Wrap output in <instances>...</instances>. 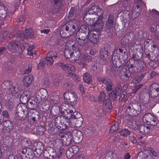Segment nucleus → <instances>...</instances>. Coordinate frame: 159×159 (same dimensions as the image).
I'll return each instance as SVG.
<instances>
[{
    "label": "nucleus",
    "mask_w": 159,
    "mask_h": 159,
    "mask_svg": "<svg viewBox=\"0 0 159 159\" xmlns=\"http://www.w3.org/2000/svg\"><path fill=\"white\" fill-rule=\"evenodd\" d=\"M140 103L137 102L130 103L126 109L127 114L131 116H135L139 114L141 111Z\"/></svg>",
    "instance_id": "1"
},
{
    "label": "nucleus",
    "mask_w": 159,
    "mask_h": 159,
    "mask_svg": "<svg viewBox=\"0 0 159 159\" xmlns=\"http://www.w3.org/2000/svg\"><path fill=\"white\" fill-rule=\"evenodd\" d=\"M65 57L68 60L75 61L78 60L80 56V52L79 48H74L72 50H66L64 52Z\"/></svg>",
    "instance_id": "2"
},
{
    "label": "nucleus",
    "mask_w": 159,
    "mask_h": 159,
    "mask_svg": "<svg viewBox=\"0 0 159 159\" xmlns=\"http://www.w3.org/2000/svg\"><path fill=\"white\" fill-rule=\"evenodd\" d=\"M143 120L147 125L153 126H159V122L157 118L150 113L145 114L143 116Z\"/></svg>",
    "instance_id": "3"
},
{
    "label": "nucleus",
    "mask_w": 159,
    "mask_h": 159,
    "mask_svg": "<svg viewBox=\"0 0 159 159\" xmlns=\"http://www.w3.org/2000/svg\"><path fill=\"white\" fill-rule=\"evenodd\" d=\"M52 3L50 10L52 14H54L59 11L63 5V0H50Z\"/></svg>",
    "instance_id": "4"
},
{
    "label": "nucleus",
    "mask_w": 159,
    "mask_h": 159,
    "mask_svg": "<svg viewBox=\"0 0 159 159\" xmlns=\"http://www.w3.org/2000/svg\"><path fill=\"white\" fill-rule=\"evenodd\" d=\"M114 26V16L110 15L106 21L104 27L105 31L108 33H111L113 31Z\"/></svg>",
    "instance_id": "5"
},
{
    "label": "nucleus",
    "mask_w": 159,
    "mask_h": 159,
    "mask_svg": "<svg viewBox=\"0 0 159 159\" xmlns=\"http://www.w3.org/2000/svg\"><path fill=\"white\" fill-rule=\"evenodd\" d=\"M149 96L152 98H155L159 95V85L153 83L149 87Z\"/></svg>",
    "instance_id": "6"
},
{
    "label": "nucleus",
    "mask_w": 159,
    "mask_h": 159,
    "mask_svg": "<svg viewBox=\"0 0 159 159\" xmlns=\"http://www.w3.org/2000/svg\"><path fill=\"white\" fill-rule=\"evenodd\" d=\"M34 37V34L31 29H26L22 33L21 32L19 37V40H23L24 39H30Z\"/></svg>",
    "instance_id": "7"
},
{
    "label": "nucleus",
    "mask_w": 159,
    "mask_h": 159,
    "mask_svg": "<svg viewBox=\"0 0 159 159\" xmlns=\"http://www.w3.org/2000/svg\"><path fill=\"white\" fill-rule=\"evenodd\" d=\"M9 44L8 48L9 51L14 53H19L22 52V48L18 42H11Z\"/></svg>",
    "instance_id": "8"
},
{
    "label": "nucleus",
    "mask_w": 159,
    "mask_h": 159,
    "mask_svg": "<svg viewBox=\"0 0 159 159\" xmlns=\"http://www.w3.org/2000/svg\"><path fill=\"white\" fill-rule=\"evenodd\" d=\"M62 120V123L64 124L66 127H68L69 126H72L73 125V124L72 121L70 120V119L66 118L65 116H62L61 117H59V119L58 118H56L55 120V124L56 125L58 126H60L59 125H58V124L59 122ZM62 122H61L62 123Z\"/></svg>",
    "instance_id": "9"
},
{
    "label": "nucleus",
    "mask_w": 159,
    "mask_h": 159,
    "mask_svg": "<svg viewBox=\"0 0 159 159\" xmlns=\"http://www.w3.org/2000/svg\"><path fill=\"white\" fill-rule=\"evenodd\" d=\"M103 17H95L94 22L93 25L94 29L98 31L101 30L104 26V23L102 21Z\"/></svg>",
    "instance_id": "10"
},
{
    "label": "nucleus",
    "mask_w": 159,
    "mask_h": 159,
    "mask_svg": "<svg viewBox=\"0 0 159 159\" xmlns=\"http://www.w3.org/2000/svg\"><path fill=\"white\" fill-rule=\"evenodd\" d=\"M73 137V139H75L76 142H80L82 140L83 138V134L82 132L78 130L74 129L72 132H70Z\"/></svg>",
    "instance_id": "11"
},
{
    "label": "nucleus",
    "mask_w": 159,
    "mask_h": 159,
    "mask_svg": "<svg viewBox=\"0 0 159 159\" xmlns=\"http://www.w3.org/2000/svg\"><path fill=\"white\" fill-rule=\"evenodd\" d=\"M57 54L55 52L50 51L47 54V57L45 58L47 61V65H51L53 64L54 60L56 58Z\"/></svg>",
    "instance_id": "12"
},
{
    "label": "nucleus",
    "mask_w": 159,
    "mask_h": 159,
    "mask_svg": "<svg viewBox=\"0 0 159 159\" xmlns=\"http://www.w3.org/2000/svg\"><path fill=\"white\" fill-rule=\"evenodd\" d=\"M63 96L64 98H65V96H67L66 98L68 99L69 102L71 103H74L77 100V95L75 92L64 93Z\"/></svg>",
    "instance_id": "13"
},
{
    "label": "nucleus",
    "mask_w": 159,
    "mask_h": 159,
    "mask_svg": "<svg viewBox=\"0 0 159 159\" xmlns=\"http://www.w3.org/2000/svg\"><path fill=\"white\" fill-rule=\"evenodd\" d=\"M100 81L106 85V89L107 91H110L112 89L114 84L110 80L103 78L100 80Z\"/></svg>",
    "instance_id": "14"
},
{
    "label": "nucleus",
    "mask_w": 159,
    "mask_h": 159,
    "mask_svg": "<svg viewBox=\"0 0 159 159\" xmlns=\"http://www.w3.org/2000/svg\"><path fill=\"white\" fill-rule=\"evenodd\" d=\"M27 91H25L21 95L20 100L23 104H25L28 103L29 100L30 95L29 94H27Z\"/></svg>",
    "instance_id": "15"
},
{
    "label": "nucleus",
    "mask_w": 159,
    "mask_h": 159,
    "mask_svg": "<svg viewBox=\"0 0 159 159\" xmlns=\"http://www.w3.org/2000/svg\"><path fill=\"white\" fill-rule=\"evenodd\" d=\"M150 127L144 125H141L139 126V130L142 134H148L150 133Z\"/></svg>",
    "instance_id": "16"
},
{
    "label": "nucleus",
    "mask_w": 159,
    "mask_h": 159,
    "mask_svg": "<svg viewBox=\"0 0 159 159\" xmlns=\"http://www.w3.org/2000/svg\"><path fill=\"white\" fill-rule=\"evenodd\" d=\"M88 33V39H89L90 41L93 43H96L98 42L99 38V35L98 34H96L94 33Z\"/></svg>",
    "instance_id": "17"
},
{
    "label": "nucleus",
    "mask_w": 159,
    "mask_h": 159,
    "mask_svg": "<svg viewBox=\"0 0 159 159\" xmlns=\"http://www.w3.org/2000/svg\"><path fill=\"white\" fill-rule=\"evenodd\" d=\"M73 141H75V140H73V137L71 135V133H70L67 138L62 140V144L63 145L66 146L70 145Z\"/></svg>",
    "instance_id": "18"
},
{
    "label": "nucleus",
    "mask_w": 159,
    "mask_h": 159,
    "mask_svg": "<svg viewBox=\"0 0 159 159\" xmlns=\"http://www.w3.org/2000/svg\"><path fill=\"white\" fill-rule=\"evenodd\" d=\"M120 74L121 76H124V78L126 80H129V78L131 76V73L129 70H128L125 67H122L120 70Z\"/></svg>",
    "instance_id": "19"
},
{
    "label": "nucleus",
    "mask_w": 159,
    "mask_h": 159,
    "mask_svg": "<svg viewBox=\"0 0 159 159\" xmlns=\"http://www.w3.org/2000/svg\"><path fill=\"white\" fill-rule=\"evenodd\" d=\"M89 15L88 14H87L84 15L83 18L84 20L88 25L93 26L94 22L95 17L93 18H92L91 19L90 17H89Z\"/></svg>",
    "instance_id": "20"
},
{
    "label": "nucleus",
    "mask_w": 159,
    "mask_h": 159,
    "mask_svg": "<svg viewBox=\"0 0 159 159\" xmlns=\"http://www.w3.org/2000/svg\"><path fill=\"white\" fill-rule=\"evenodd\" d=\"M127 125L132 129H135L136 126L137 125L136 121L132 117L129 118L128 120Z\"/></svg>",
    "instance_id": "21"
},
{
    "label": "nucleus",
    "mask_w": 159,
    "mask_h": 159,
    "mask_svg": "<svg viewBox=\"0 0 159 159\" xmlns=\"http://www.w3.org/2000/svg\"><path fill=\"white\" fill-rule=\"evenodd\" d=\"M69 113L70 114L71 118L73 119H77L82 117V115L80 113L77 111L74 112L73 110H70Z\"/></svg>",
    "instance_id": "22"
},
{
    "label": "nucleus",
    "mask_w": 159,
    "mask_h": 159,
    "mask_svg": "<svg viewBox=\"0 0 159 159\" xmlns=\"http://www.w3.org/2000/svg\"><path fill=\"white\" fill-rule=\"evenodd\" d=\"M7 8L4 6H2V7L0 10V19L3 20L5 19L7 15Z\"/></svg>",
    "instance_id": "23"
},
{
    "label": "nucleus",
    "mask_w": 159,
    "mask_h": 159,
    "mask_svg": "<svg viewBox=\"0 0 159 159\" xmlns=\"http://www.w3.org/2000/svg\"><path fill=\"white\" fill-rule=\"evenodd\" d=\"M73 124H74L73 125L74 127H80L83 124V117L78 119H72Z\"/></svg>",
    "instance_id": "24"
},
{
    "label": "nucleus",
    "mask_w": 159,
    "mask_h": 159,
    "mask_svg": "<svg viewBox=\"0 0 159 159\" xmlns=\"http://www.w3.org/2000/svg\"><path fill=\"white\" fill-rule=\"evenodd\" d=\"M99 57L103 61H107L108 59V55L107 51L102 50L100 52Z\"/></svg>",
    "instance_id": "25"
},
{
    "label": "nucleus",
    "mask_w": 159,
    "mask_h": 159,
    "mask_svg": "<svg viewBox=\"0 0 159 159\" xmlns=\"http://www.w3.org/2000/svg\"><path fill=\"white\" fill-rule=\"evenodd\" d=\"M33 80V78L32 75H29L24 77V82L27 87H28L31 84Z\"/></svg>",
    "instance_id": "26"
},
{
    "label": "nucleus",
    "mask_w": 159,
    "mask_h": 159,
    "mask_svg": "<svg viewBox=\"0 0 159 159\" xmlns=\"http://www.w3.org/2000/svg\"><path fill=\"white\" fill-rule=\"evenodd\" d=\"M60 110V107L58 106H54L52 107L51 109V112L54 116L59 115Z\"/></svg>",
    "instance_id": "27"
},
{
    "label": "nucleus",
    "mask_w": 159,
    "mask_h": 159,
    "mask_svg": "<svg viewBox=\"0 0 159 159\" xmlns=\"http://www.w3.org/2000/svg\"><path fill=\"white\" fill-rule=\"evenodd\" d=\"M83 79L85 83L89 84L92 83V79L90 75L88 73H86L84 74Z\"/></svg>",
    "instance_id": "28"
},
{
    "label": "nucleus",
    "mask_w": 159,
    "mask_h": 159,
    "mask_svg": "<svg viewBox=\"0 0 159 159\" xmlns=\"http://www.w3.org/2000/svg\"><path fill=\"white\" fill-rule=\"evenodd\" d=\"M5 129L7 132H9L12 129V124L9 121H5L4 124Z\"/></svg>",
    "instance_id": "29"
},
{
    "label": "nucleus",
    "mask_w": 159,
    "mask_h": 159,
    "mask_svg": "<svg viewBox=\"0 0 159 159\" xmlns=\"http://www.w3.org/2000/svg\"><path fill=\"white\" fill-rule=\"evenodd\" d=\"M98 6L94 5L91 7L89 9L87 14L89 15L95 14L96 15V13H97Z\"/></svg>",
    "instance_id": "30"
},
{
    "label": "nucleus",
    "mask_w": 159,
    "mask_h": 159,
    "mask_svg": "<svg viewBox=\"0 0 159 159\" xmlns=\"http://www.w3.org/2000/svg\"><path fill=\"white\" fill-rule=\"evenodd\" d=\"M76 37L77 39L80 40L88 39V35L87 34L80 32L77 33Z\"/></svg>",
    "instance_id": "31"
},
{
    "label": "nucleus",
    "mask_w": 159,
    "mask_h": 159,
    "mask_svg": "<svg viewBox=\"0 0 159 159\" xmlns=\"http://www.w3.org/2000/svg\"><path fill=\"white\" fill-rule=\"evenodd\" d=\"M21 34V30H18L17 32H14V33H10L9 34V37L10 39H13L14 37L18 38L19 40V37Z\"/></svg>",
    "instance_id": "32"
},
{
    "label": "nucleus",
    "mask_w": 159,
    "mask_h": 159,
    "mask_svg": "<svg viewBox=\"0 0 159 159\" xmlns=\"http://www.w3.org/2000/svg\"><path fill=\"white\" fill-rule=\"evenodd\" d=\"M129 37L128 36H123L121 39L120 43L126 46H128L130 43Z\"/></svg>",
    "instance_id": "33"
},
{
    "label": "nucleus",
    "mask_w": 159,
    "mask_h": 159,
    "mask_svg": "<svg viewBox=\"0 0 159 159\" xmlns=\"http://www.w3.org/2000/svg\"><path fill=\"white\" fill-rule=\"evenodd\" d=\"M106 95L104 91L101 92L100 95L99 96L98 100L100 102H104L107 100Z\"/></svg>",
    "instance_id": "34"
},
{
    "label": "nucleus",
    "mask_w": 159,
    "mask_h": 159,
    "mask_svg": "<svg viewBox=\"0 0 159 159\" xmlns=\"http://www.w3.org/2000/svg\"><path fill=\"white\" fill-rule=\"evenodd\" d=\"M103 104L104 107L106 109L110 110L112 107V104L111 101L109 99L107 98V100L103 102Z\"/></svg>",
    "instance_id": "35"
},
{
    "label": "nucleus",
    "mask_w": 159,
    "mask_h": 159,
    "mask_svg": "<svg viewBox=\"0 0 159 159\" xmlns=\"http://www.w3.org/2000/svg\"><path fill=\"white\" fill-rule=\"evenodd\" d=\"M46 151L48 152L49 155L52 157L53 158L56 155V153L55 149L52 147H49L47 148Z\"/></svg>",
    "instance_id": "36"
},
{
    "label": "nucleus",
    "mask_w": 159,
    "mask_h": 159,
    "mask_svg": "<svg viewBox=\"0 0 159 159\" xmlns=\"http://www.w3.org/2000/svg\"><path fill=\"white\" fill-rule=\"evenodd\" d=\"M12 83L11 82L5 81L4 82L2 85V87L4 89H7L9 90L10 87H11Z\"/></svg>",
    "instance_id": "37"
},
{
    "label": "nucleus",
    "mask_w": 159,
    "mask_h": 159,
    "mask_svg": "<svg viewBox=\"0 0 159 159\" xmlns=\"http://www.w3.org/2000/svg\"><path fill=\"white\" fill-rule=\"evenodd\" d=\"M69 25L70 29V32L71 33L74 32L75 31L76 25V24H74L73 21L72 20L70 21L69 22Z\"/></svg>",
    "instance_id": "38"
},
{
    "label": "nucleus",
    "mask_w": 159,
    "mask_h": 159,
    "mask_svg": "<svg viewBox=\"0 0 159 159\" xmlns=\"http://www.w3.org/2000/svg\"><path fill=\"white\" fill-rule=\"evenodd\" d=\"M113 57H112L113 65L117 68L120 67L122 64L120 63L119 59L117 58L116 59L115 58H114Z\"/></svg>",
    "instance_id": "39"
},
{
    "label": "nucleus",
    "mask_w": 159,
    "mask_h": 159,
    "mask_svg": "<svg viewBox=\"0 0 159 159\" xmlns=\"http://www.w3.org/2000/svg\"><path fill=\"white\" fill-rule=\"evenodd\" d=\"M145 67V64L143 61H139L137 65V69L140 70L143 69Z\"/></svg>",
    "instance_id": "40"
},
{
    "label": "nucleus",
    "mask_w": 159,
    "mask_h": 159,
    "mask_svg": "<svg viewBox=\"0 0 159 159\" xmlns=\"http://www.w3.org/2000/svg\"><path fill=\"white\" fill-rule=\"evenodd\" d=\"M109 97L113 100H115L117 98V94L116 91L112 90L109 94Z\"/></svg>",
    "instance_id": "41"
},
{
    "label": "nucleus",
    "mask_w": 159,
    "mask_h": 159,
    "mask_svg": "<svg viewBox=\"0 0 159 159\" xmlns=\"http://www.w3.org/2000/svg\"><path fill=\"white\" fill-rule=\"evenodd\" d=\"M88 27L85 25H82L81 26L79 30V32L87 34L89 33V29Z\"/></svg>",
    "instance_id": "42"
},
{
    "label": "nucleus",
    "mask_w": 159,
    "mask_h": 159,
    "mask_svg": "<svg viewBox=\"0 0 159 159\" xmlns=\"http://www.w3.org/2000/svg\"><path fill=\"white\" fill-rule=\"evenodd\" d=\"M103 13V10L102 8H99L98 6L97 13H96V17H103L102 15Z\"/></svg>",
    "instance_id": "43"
},
{
    "label": "nucleus",
    "mask_w": 159,
    "mask_h": 159,
    "mask_svg": "<svg viewBox=\"0 0 159 159\" xmlns=\"http://www.w3.org/2000/svg\"><path fill=\"white\" fill-rule=\"evenodd\" d=\"M120 133L121 135L126 137L130 134V132L129 130L125 129L121 130Z\"/></svg>",
    "instance_id": "44"
},
{
    "label": "nucleus",
    "mask_w": 159,
    "mask_h": 159,
    "mask_svg": "<svg viewBox=\"0 0 159 159\" xmlns=\"http://www.w3.org/2000/svg\"><path fill=\"white\" fill-rule=\"evenodd\" d=\"M47 63V60L45 58H43L42 61L39 62L38 65V69H41L43 68L45 64Z\"/></svg>",
    "instance_id": "45"
},
{
    "label": "nucleus",
    "mask_w": 159,
    "mask_h": 159,
    "mask_svg": "<svg viewBox=\"0 0 159 159\" xmlns=\"http://www.w3.org/2000/svg\"><path fill=\"white\" fill-rule=\"evenodd\" d=\"M148 157L147 154L140 152L139 153L137 158L138 159H146Z\"/></svg>",
    "instance_id": "46"
},
{
    "label": "nucleus",
    "mask_w": 159,
    "mask_h": 159,
    "mask_svg": "<svg viewBox=\"0 0 159 159\" xmlns=\"http://www.w3.org/2000/svg\"><path fill=\"white\" fill-rule=\"evenodd\" d=\"M30 151L31 155L32 154V153H33L34 155L36 157H39L42 154V151H40L39 149L36 148L34 152H33V150H30Z\"/></svg>",
    "instance_id": "47"
},
{
    "label": "nucleus",
    "mask_w": 159,
    "mask_h": 159,
    "mask_svg": "<svg viewBox=\"0 0 159 159\" xmlns=\"http://www.w3.org/2000/svg\"><path fill=\"white\" fill-rule=\"evenodd\" d=\"M40 94L42 98L45 99L48 95L47 90L43 89L40 90Z\"/></svg>",
    "instance_id": "48"
},
{
    "label": "nucleus",
    "mask_w": 159,
    "mask_h": 159,
    "mask_svg": "<svg viewBox=\"0 0 159 159\" xmlns=\"http://www.w3.org/2000/svg\"><path fill=\"white\" fill-rule=\"evenodd\" d=\"M66 153L67 157L68 158H71L73 155L74 154L72 151L71 148H69L66 151Z\"/></svg>",
    "instance_id": "49"
},
{
    "label": "nucleus",
    "mask_w": 159,
    "mask_h": 159,
    "mask_svg": "<svg viewBox=\"0 0 159 159\" xmlns=\"http://www.w3.org/2000/svg\"><path fill=\"white\" fill-rule=\"evenodd\" d=\"M149 149L152 153V154L154 156L158 157L159 156V153L158 152L155 151L154 149L151 147H149Z\"/></svg>",
    "instance_id": "50"
},
{
    "label": "nucleus",
    "mask_w": 159,
    "mask_h": 159,
    "mask_svg": "<svg viewBox=\"0 0 159 159\" xmlns=\"http://www.w3.org/2000/svg\"><path fill=\"white\" fill-rule=\"evenodd\" d=\"M129 139L133 144H135L137 143L136 139V135H131L129 137Z\"/></svg>",
    "instance_id": "51"
},
{
    "label": "nucleus",
    "mask_w": 159,
    "mask_h": 159,
    "mask_svg": "<svg viewBox=\"0 0 159 159\" xmlns=\"http://www.w3.org/2000/svg\"><path fill=\"white\" fill-rule=\"evenodd\" d=\"M79 40L78 41L79 44L82 46L85 45V44L88 41V39H82V40L79 39Z\"/></svg>",
    "instance_id": "52"
},
{
    "label": "nucleus",
    "mask_w": 159,
    "mask_h": 159,
    "mask_svg": "<svg viewBox=\"0 0 159 159\" xmlns=\"http://www.w3.org/2000/svg\"><path fill=\"white\" fill-rule=\"evenodd\" d=\"M117 67L112 65L111 68L110 73V74L114 75L117 71Z\"/></svg>",
    "instance_id": "53"
},
{
    "label": "nucleus",
    "mask_w": 159,
    "mask_h": 159,
    "mask_svg": "<svg viewBox=\"0 0 159 159\" xmlns=\"http://www.w3.org/2000/svg\"><path fill=\"white\" fill-rule=\"evenodd\" d=\"M118 127L115 124H114L111 127L109 132L110 133H112L117 130Z\"/></svg>",
    "instance_id": "54"
},
{
    "label": "nucleus",
    "mask_w": 159,
    "mask_h": 159,
    "mask_svg": "<svg viewBox=\"0 0 159 159\" xmlns=\"http://www.w3.org/2000/svg\"><path fill=\"white\" fill-rule=\"evenodd\" d=\"M70 148H71L72 151L74 154L76 153L79 150V147L76 145H73Z\"/></svg>",
    "instance_id": "55"
},
{
    "label": "nucleus",
    "mask_w": 159,
    "mask_h": 159,
    "mask_svg": "<svg viewBox=\"0 0 159 159\" xmlns=\"http://www.w3.org/2000/svg\"><path fill=\"white\" fill-rule=\"evenodd\" d=\"M75 12V8L74 7H71L69 12L68 17L69 18H71L73 16Z\"/></svg>",
    "instance_id": "56"
},
{
    "label": "nucleus",
    "mask_w": 159,
    "mask_h": 159,
    "mask_svg": "<svg viewBox=\"0 0 159 159\" xmlns=\"http://www.w3.org/2000/svg\"><path fill=\"white\" fill-rule=\"evenodd\" d=\"M59 66L63 69L66 70L69 68L68 65L64 63H61L59 64Z\"/></svg>",
    "instance_id": "57"
},
{
    "label": "nucleus",
    "mask_w": 159,
    "mask_h": 159,
    "mask_svg": "<svg viewBox=\"0 0 159 159\" xmlns=\"http://www.w3.org/2000/svg\"><path fill=\"white\" fill-rule=\"evenodd\" d=\"M129 69H132L131 71L132 72L135 73L137 71L136 70L137 69V66L135 65H134L133 64H130V66L128 67Z\"/></svg>",
    "instance_id": "58"
},
{
    "label": "nucleus",
    "mask_w": 159,
    "mask_h": 159,
    "mask_svg": "<svg viewBox=\"0 0 159 159\" xmlns=\"http://www.w3.org/2000/svg\"><path fill=\"white\" fill-rule=\"evenodd\" d=\"M69 75L72 78H73L74 80L79 81L80 78L79 77L77 76L76 74L73 73H69Z\"/></svg>",
    "instance_id": "59"
},
{
    "label": "nucleus",
    "mask_w": 159,
    "mask_h": 159,
    "mask_svg": "<svg viewBox=\"0 0 159 159\" xmlns=\"http://www.w3.org/2000/svg\"><path fill=\"white\" fill-rule=\"evenodd\" d=\"M133 12L132 13V16H133V15L134 14V12H135L136 13H137V14H138V15L139 14V13L141 12V8H138V7H134L133 8Z\"/></svg>",
    "instance_id": "60"
},
{
    "label": "nucleus",
    "mask_w": 159,
    "mask_h": 159,
    "mask_svg": "<svg viewBox=\"0 0 159 159\" xmlns=\"http://www.w3.org/2000/svg\"><path fill=\"white\" fill-rule=\"evenodd\" d=\"M142 85V84H139L136 85L132 90V92L133 93H135L137 91L141 88Z\"/></svg>",
    "instance_id": "61"
},
{
    "label": "nucleus",
    "mask_w": 159,
    "mask_h": 159,
    "mask_svg": "<svg viewBox=\"0 0 159 159\" xmlns=\"http://www.w3.org/2000/svg\"><path fill=\"white\" fill-rule=\"evenodd\" d=\"M126 93L125 92H122L120 93V98L119 99V101L120 102H122L125 97Z\"/></svg>",
    "instance_id": "62"
},
{
    "label": "nucleus",
    "mask_w": 159,
    "mask_h": 159,
    "mask_svg": "<svg viewBox=\"0 0 159 159\" xmlns=\"http://www.w3.org/2000/svg\"><path fill=\"white\" fill-rule=\"evenodd\" d=\"M15 87L11 85V87H10V89L8 90L10 91L12 94H15L16 93L17 91L15 90Z\"/></svg>",
    "instance_id": "63"
},
{
    "label": "nucleus",
    "mask_w": 159,
    "mask_h": 159,
    "mask_svg": "<svg viewBox=\"0 0 159 159\" xmlns=\"http://www.w3.org/2000/svg\"><path fill=\"white\" fill-rule=\"evenodd\" d=\"M32 67V64L30 63L28 66V69L25 71V74H28L30 73Z\"/></svg>",
    "instance_id": "64"
}]
</instances>
